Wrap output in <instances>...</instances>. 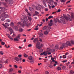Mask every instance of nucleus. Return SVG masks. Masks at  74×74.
<instances>
[{
	"label": "nucleus",
	"instance_id": "nucleus-44",
	"mask_svg": "<svg viewBox=\"0 0 74 74\" xmlns=\"http://www.w3.org/2000/svg\"><path fill=\"white\" fill-rule=\"evenodd\" d=\"M55 48L56 49H59V47L58 46H56Z\"/></svg>",
	"mask_w": 74,
	"mask_h": 74
},
{
	"label": "nucleus",
	"instance_id": "nucleus-9",
	"mask_svg": "<svg viewBox=\"0 0 74 74\" xmlns=\"http://www.w3.org/2000/svg\"><path fill=\"white\" fill-rule=\"evenodd\" d=\"M42 2L43 3L44 5L45 6V7H47V5H46V4L45 3V1L44 0H42Z\"/></svg>",
	"mask_w": 74,
	"mask_h": 74
},
{
	"label": "nucleus",
	"instance_id": "nucleus-3",
	"mask_svg": "<svg viewBox=\"0 0 74 74\" xmlns=\"http://www.w3.org/2000/svg\"><path fill=\"white\" fill-rule=\"evenodd\" d=\"M37 42L36 45V48H38V45H40V42H39L37 38H35L33 42L34 43H36Z\"/></svg>",
	"mask_w": 74,
	"mask_h": 74
},
{
	"label": "nucleus",
	"instance_id": "nucleus-48",
	"mask_svg": "<svg viewBox=\"0 0 74 74\" xmlns=\"http://www.w3.org/2000/svg\"><path fill=\"white\" fill-rule=\"evenodd\" d=\"M70 64V62H68L66 64V66H69V65Z\"/></svg>",
	"mask_w": 74,
	"mask_h": 74
},
{
	"label": "nucleus",
	"instance_id": "nucleus-7",
	"mask_svg": "<svg viewBox=\"0 0 74 74\" xmlns=\"http://www.w3.org/2000/svg\"><path fill=\"white\" fill-rule=\"evenodd\" d=\"M2 25L4 26L5 29H7V26H10V24L7 23H5V24H3Z\"/></svg>",
	"mask_w": 74,
	"mask_h": 74
},
{
	"label": "nucleus",
	"instance_id": "nucleus-37",
	"mask_svg": "<svg viewBox=\"0 0 74 74\" xmlns=\"http://www.w3.org/2000/svg\"><path fill=\"white\" fill-rule=\"evenodd\" d=\"M63 58H64V59H66V56L65 55H64L63 56Z\"/></svg>",
	"mask_w": 74,
	"mask_h": 74
},
{
	"label": "nucleus",
	"instance_id": "nucleus-29",
	"mask_svg": "<svg viewBox=\"0 0 74 74\" xmlns=\"http://www.w3.org/2000/svg\"><path fill=\"white\" fill-rule=\"evenodd\" d=\"M57 69L58 70H61V68L60 67H57Z\"/></svg>",
	"mask_w": 74,
	"mask_h": 74
},
{
	"label": "nucleus",
	"instance_id": "nucleus-41",
	"mask_svg": "<svg viewBox=\"0 0 74 74\" xmlns=\"http://www.w3.org/2000/svg\"><path fill=\"white\" fill-rule=\"evenodd\" d=\"M70 73L71 74H73L74 73V72H73V71L71 70V71Z\"/></svg>",
	"mask_w": 74,
	"mask_h": 74
},
{
	"label": "nucleus",
	"instance_id": "nucleus-16",
	"mask_svg": "<svg viewBox=\"0 0 74 74\" xmlns=\"http://www.w3.org/2000/svg\"><path fill=\"white\" fill-rule=\"evenodd\" d=\"M9 3L10 4H12L13 3V1L12 0H10L9 1Z\"/></svg>",
	"mask_w": 74,
	"mask_h": 74
},
{
	"label": "nucleus",
	"instance_id": "nucleus-5",
	"mask_svg": "<svg viewBox=\"0 0 74 74\" xmlns=\"http://www.w3.org/2000/svg\"><path fill=\"white\" fill-rule=\"evenodd\" d=\"M42 46V44H41V45L40 46V45H38V48L36 47L37 48H38V49H39V51L40 52H42V51H43V50L42 49H41V47Z\"/></svg>",
	"mask_w": 74,
	"mask_h": 74
},
{
	"label": "nucleus",
	"instance_id": "nucleus-28",
	"mask_svg": "<svg viewBox=\"0 0 74 74\" xmlns=\"http://www.w3.org/2000/svg\"><path fill=\"white\" fill-rule=\"evenodd\" d=\"M52 25H53V23H49V26H52Z\"/></svg>",
	"mask_w": 74,
	"mask_h": 74
},
{
	"label": "nucleus",
	"instance_id": "nucleus-51",
	"mask_svg": "<svg viewBox=\"0 0 74 74\" xmlns=\"http://www.w3.org/2000/svg\"><path fill=\"white\" fill-rule=\"evenodd\" d=\"M71 44H74V41H71Z\"/></svg>",
	"mask_w": 74,
	"mask_h": 74
},
{
	"label": "nucleus",
	"instance_id": "nucleus-11",
	"mask_svg": "<svg viewBox=\"0 0 74 74\" xmlns=\"http://www.w3.org/2000/svg\"><path fill=\"white\" fill-rule=\"evenodd\" d=\"M14 30H16V31H18V27L16 26H15L14 27Z\"/></svg>",
	"mask_w": 74,
	"mask_h": 74
},
{
	"label": "nucleus",
	"instance_id": "nucleus-22",
	"mask_svg": "<svg viewBox=\"0 0 74 74\" xmlns=\"http://www.w3.org/2000/svg\"><path fill=\"white\" fill-rule=\"evenodd\" d=\"M14 23L13 22H12L10 24V25L11 26H12V27H13V26H14Z\"/></svg>",
	"mask_w": 74,
	"mask_h": 74
},
{
	"label": "nucleus",
	"instance_id": "nucleus-1",
	"mask_svg": "<svg viewBox=\"0 0 74 74\" xmlns=\"http://www.w3.org/2000/svg\"><path fill=\"white\" fill-rule=\"evenodd\" d=\"M24 20L22 18L21 19V22H21H18V24H19L20 25H22V26L23 27H24L25 25V26H26L27 27L29 26V24H27V23L26 22L27 21V19L26 18H24ZM22 23H23V24H22Z\"/></svg>",
	"mask_w": 74,
	"mask_h": 74
},
{
	"label": "nucleus",
	"instance_id": "nucleus-39",
	"mask_svg": "<svg viewBox=\"0 0 74 74\" xmlns=\"http://www.w3.org/2000/svg\"><path fill=\"white\" fill-rule=\"evenodd\" d=\"M38 7L40 9V8H42V6H41V5H39Z\"/></svg>",
	"mask_w": 74,
	"mask_h": 74
},
{
	"label": "nucleus",
	"instance_id": "nucleus-59",
	"mask_svg": "<svg viewBox=\"0 0 74 74\" xmlns=\"http://www.w3.org/2000/svg\"><path fill=\"white\" fill-rule=\"evenodd\" d=\"M32 47V45L30 44L28 45V47Z\"/></svg>",
	"mask_w": 74,
	"mask_h": 74
},
{
	"label": "nucleus",
	"instance_id": "nucleus-2",
	"mask_svg": "<svg viewBox=\"0 0 74 74\" xmlns=\"http://www.w3.org/2000/svg\"><path fill=\"white\" fill-rule=\"evenodd\" d=\"M68 45L69 46H71V44L70 43V42H67L66 43H63L62 44V45L60 47V49H63L64 48H65L66 47H67Z\"/></svg>",
	"mask_w": 74,
	"mask_h": 74
},
{
	"label": "nucleus",
	"instance_id": "nucleus-35",
	"mask_svg": "<svg viewBox=\"0 0 74 74\" xmlns=\"http://www.w3.org/2000/svg\"><path fill=\"white\" fill-rule=\"evenodd\" d=\"M45 53H44V55L45 56H47V53L46 52H44Z\"/></svg>",
	"mask_w": 74,
	"mask_h": 74
},
{
	"label": "nucleus",
	"instance_id": "nucleus-31",
	"mask_svg": "<svg viewBox=\"0 0 74 74\" xmlns=\"http://www.w3.org/2000/svg\"><path fill=\"white\" fill-rule=\"evenodd\" d=\"M0 54L1 55H3V54H4V53L2 51H0Z\"/></svg>",
	"mask_w": 74,
	"mask_h": 74
},
{
	"label": "nucleus",
	"instance_id": "nucleus-27",
	"mask_svg": "<svg viewBox=\"0 0 74 74\" xmlns=\"http://www.w3.org/2000/svg\"><path fill=\"white\" fill-rule=\"evenodd\" d=\"M53 18V16H50L48 18V19H51V18Z\"/></svg>",
	"mask_w": 74,
	"mask_h": 74
},
{
	"label": "nucleus",
	"instance_id": "nucleus-20",
	"mask_svg": "<svg viewBox=\"0 0 74 74\" xmlns=\"http://www.w3.org/2000/svg\"><path fill=\"white\" fill-rule=\"evenodd\" d=\"M15 60H16V61H19V59L18 58H15Z\"/></svg>",
	"mask_w": 74,
	"mask_h": 74
},
{
	"label": "nucleus",
	"instance_id": "nucleus-38",
	"mask_svg": "<svg viewBox=\"0 0 74 74\" xmlns=\"http://www.w3.org/2000/svg\"><path fill=\"white\" fill-rule=\"evenodd\" d=\"M1 44L2 45H4V44H5V42H1Z\"/></svg>",
	"mask_w": 74,
	"mask_h": 74
},
{
	"label": "nucleus",
	"instance_id": "nucleus-45",
	"mask_svg": "<svg viewBox=\"0 0 74 74\" xmlns=\"http://www.w3.org/2000/svg\"><path fill=\"white\" fill-rule=\"evenodd\" d=\"M4 20H5V18H3L1 19V21H4Z\"/></svg>",
	"mask_w": 74,
	"mask_h": 74
},
{
	"label": "nucleus",
	"instance_id": "nucleus-13",
	"mask_svg": "<svg viewBox=\"0 0 74 74\" xmlns=\"http://www.w3.org/2000/svg\"><path fill=\"white\" fill-rule=\"evenodd\" d=\"M28 58L30 60H33V57H32V56H29Z\"/></svg>",
	"mask_w": 74,
	"mask_h": 74
},
{
	"label": "nucleus",
	"instance_id": "nucleus-10",
	"mask_svg": "<svg viewBox=\"0 0 74 74\" xmlns=\"http://www.w3.org/2000/svg\"><path fill=\"white\" fill-rule=\"evenodd\" d=\"M60 21L62 22L63 23H65V19L64 18H62L60 20Z\"/></svg>",
	"mask_w": 74,
	"mask_h": 74
},
{
	"label": "nucleus",
	"instance_id": "nucleus-50",
	"mask_svg": "<svg viewBox=\"0 0 74 74\" xmlns=\"http://www.w3.org/2000/svg\"><path fill=\"white\" fill-rule=\"evenodd\" d=\"M27 14L29 15L30 16H32L31 14H30V13H29V12H27Z\"/></svg>",
	"mask_w": 74,
	"mask_h": 74
},
{
	"label": "nucleus",
	"instance_id": "nucleus-17",
	"mask_svg": "<svg viewBox=\"0 0 74 74\" xmlns=\"http://www.w3.org/2000/svg\"><path fill=\"white\" fill-rule=\"evenodd\" d=\"M0 9H1L2 11H4L5 10V8H1V7Z\"/></svg>",
	"mask_w": 74,
	"mask_h": 74
},
{
	"label": "nucleus",
	"instance_id": "nucleus-23",
	"mask_svg": "<svg viewBox=\"0 0 74 74\" xmlns=\"http://www.w3.org/2000/svg\"><path fill=\"white\" fill-rule=\"evenodd\" d=\"M6 22H11V20L10 19H7L6 20Z\"/></svg>",
	"mask_w": 74,
	"mask_h": 74
},
{
	"label": "nucleus",
	"instance_id": "nucleus-40",
	"mask_svg": "<svg viewBox=\"0 0 74 74\" xmlns=\"http://www.w3.org/2000/svg\"><path fill=\"white\" fill-rule=\"evenodd\" d=\"M28 19H29V20L30 21H32V18L30 17H28Z\"/></svg>",
	"mask_w": 74,
	"mask_h": 74
},
{
	"label": "nucleus",
	"instance_id": "nucleus-24",
	"mask_svg": "<svg viewBox=\"0 0 74 74\" xmlns=\"http://www.w3.org/2000/svg\"><path fill=\"white\" fill-rule=\"evenodd\" d=\"M61 3H64L66 1V0H60Z\"/></svg>",
	"mask_w": 74,
	"mask_h": 74
},
{
	"label": "nucleus",
	"instance_id": "nucleus-34",
	"mask_svg": "<svg viewBox=\"0 0 74 74\" xmlns=\"http://www.w3.org/2000/svg\"><path fill=\"white\" fill-rule=\"evenodd\" d=\"M50 2H52V3H55V2H54V1H53V0H49Z\"/></svg>",
	"mask_w": 74,
	"mask_h": 74
},
{
	"label": "nucleus",
	"instance_id": "nucleus-25",
	"mask_svg": "<svg viewBox=\"0 0 74 74\" xmlns=\"http://www.w3.org/2000/svg\"><path fill=\"white\" fill-rule=\"evenodd\" d=\"M47 26H44L43 28H42V29L43 30H45V29H47Z\"/></svg>",
	"mask_w": 74,
	"mask_h": 74
},
{
	"label": "nucleus",
	"instance_id": "nucleus-58",
	"mask_svg": "<svg viewBox=\"0 0 74 74\" xmlns=\"http://www.w3.org/2000/svg\"><path fill=\"white\" fill-rule=\"evenodd\" d=\"M3 67V65H2V64H0V68H2Z\"/></svg>",
	"mask_w": 74,
	"mask_h": 74
},
{
	"label": "nucleus",
	"instance_id": "nucleus-49",
	"mask_svg": "<svg viewBox=\"0 0 74 74\" xmlns=\"http://www.w3.org/2000/svg\"><path fill=\"white\" fill-rule=\"evenodd\" d=\"M60 12V10L58 9V11H57V12Z\"/></svg>",
	"mask_w": 74,
	"mask_h": 74
},
{
	"label": "nucleus",
	"instance_id": "nucleus-21",
	"mask_svg": "<svg viewBox=\"0 0 74 74\" xmlns=\"http://www.w3.org/2000/svg\"><path fill=\"white\" fill-rule=\"evenodd\" d=\"M39 12H37V11H35V15H38Z\"/></svg>",
	"mask_w": 74,
	"mask_h": 74
},
{
	"label": "nucleus",
	"instance_id": "nucleus-36",
	"mask_svg": "<svg viewBox=\"0 0 74 74\" xmlns=\"http://www.w3.org/2000/svg\"><path fill=\"white\" fill-rule=\"evenodd\" d=\"M24 56L25 58H27V57L28 56V55H27L25 54L24 55Z\"/></svg>",
	"mask_w": 74,
	"mask_h": 74
},
{
	"label": "nucleus",
	"instance_id": "nucleus-43",
	"mask_svg": "<svg viewBox=\"0 0 74 74\" xmlns=\"http://www.w3.org/2000/svg\"><path fill=\"white\" fill-rule=\"evenodd\" d=\"M45 53V52H43V53H41L40 54V55L41 56L43 55H44Z\"/></svg>",
	"mask_w": 74,
	"mask_h": 74
},
{
	"label": "nucleus",
	"instance_id": "nucleus-4",
	"mask_svg": "<svg viewBox=\"0 0 74 74\" xmlns=\"http://www.w3.org/2000/svg\"><path fill=\"white\" fill-rule=\"evenodd\" d=\"M64 18L66 19V20H67V21L69 20L70 21H72V19L70 18V16L69 15H68V16H65Z\"/></svg>",
	"mask_w": 74,
	"mask_h": 74
},
{
	"label": "nucleus",
	"instance_id": "nucleus-53",
	"mask_svg": "<svg viewBox=\"0 0 74 74\" xmlns=\"http://www.w3.org/2000/svg\"><path fill=\"white\" fill-rule=\"evenodd\" d=\"M12 70H13V69H12V68H11L10 70V72H11V71H12Z\"/></svg>",
	"mask_w": 74,
	"mask_h": 74
},
{
	"label": "nucleus",
	"instance_id": "nucleus-8",
	"mask_svg": "<svg viewBox=\"0 0 74 74\" xmlns=\"http://www.w3.org/2000/svg\"><path fill=\"white\" fill-rule=\"evenodd\" d=\"M8 29L9 31H10V34H11L12 33H13V30H12V28H11V27H9Z\"/></svg>",
	"mask_w": 74,
	"mask_h": 74
},
{
	"label": "nucleus",
	"instance_id": "nucleus-14",
	"mask_svg": "<svg viewBox=\"0 0 74 74\" xmlns=\"http://www.w3.org/2000/svg\"><path fill=\"white\" fill-rule=\"evenodd\" d=\"M29 8L31 11H34V9L32 7H29Z\"/></svg>",
	"mask_w": 74,
	"mask_h": 74
},
{
	"label": "nucleus",
	"instance_id": "nucleus-18",
	"mask_svg": "<svg viewBox=\"0 0 74 74\" xmlns=\"http://www.w3.org/2000/svg\"><path fill=\"white\" fill-rule=\"evenodd\" d=\"M18 31L20 32H23V29L22 28L19 29H18Z\"/></svg>",
	"mask_w": 74,
	"mask_h": 74
},
{
	"label": "nucleus",
	"instance_id": "nucleus-42",
	"mask_svg": "<svg viewBox=\"0 0 74 74\" xmlns=\"http://www.w3.org/2000/svg\"><path fill=\"white\" fill-rule=\"evenodd\" d=\"M36 10H37L38 11V10H40V8L38 7H36Z\"/></svg>",
	"mask_w": 74,
	"mask_h": 74
},
{
	"label": "nucleus",
	"instance_id": "nucleus-62",
	"mask_svg": "<svg viewBox=\"0 0 74 74\" xmlns=\"http://www.w3.org/2000/svg\"><path fill=\"white\" fill-rule=\"evenodd\" d=\"M49 73V72H48L46 71V72L45 74H48Z\"/></svg>",
	"mask_w": 74,
	"mask_h": 74
},
{
	"label": "nucleus",
	"instance_id": "nucleus-15",
	"mask_svg": "<svg viewBox=\"0 0 74 74\" xmlns=\"http://www.w3.org/2000/svg\"><path fill=\"white\" fill-rule=\"evenodd\" d=\"M3 5H5V6H6V7H8V6H7V4L6 3L3 2Z\"/></svg>",
	"mask_w": 74,
	"mask_h": 74
},
{
	"label": "nucleus",
	"instance_id": "nucleus-56",
	"mask_svg": "<svg viewBox=\"0 0 74 74\" xmlns=\"http://www.w3.org/2000/svg\"><path fill=\"white\" fill-rule=\"evenodd\" d=\"M5 16H6V18H8V15L6 14L5 15Z\"/></svg>",
	"mask_w": 74,
	"mask_h": 74
},
{
	"label": "nucleus",
	"instance_id": "nucleus-26",
	"mask_svg": "<svg viewBox=\"0 0 74 74\" xmlns=\"http://www.w3.org/2000/svg\"><path fill=\"white\" fill-rule=\"evenodd\" d=\"M38 26H36V28H34V30H38Z\"/></svg>",
	"mask_w": 74,
	"mask_h": 74
},
{
	"label": "nucleus",
	"instance_id": "nucleus-60",
	"mask_svg": "<svg viewBox=\"0 0 74 74\" xmlns=\"http://www.w3.org/2000/svg\"><path fill=\"white\" fill-rule=\"evenodd\" d=\"M30 30H31V29H29L27 30V31H28V32H29V31H30Z\"/></svg>",
	"mask_w": 74,
	"mask_h": 74
},
{
	"label": "nucleus",
	"instance_id": "nucleus-6",
	"mask_svg": "<svg viewBox=\"0 0 74 74\" xmlns=\"http://www.w3.org/2000/svg\"><path fill=\"white\" fill-rule=\"evenodd\" d=\"M20 39V35H18L15 38H14V41H18V40H19Z\"/></svg>",
	"mask_w": 74,
	"mask_h": 74
},
{
	"label": "nucleus",
	"instance_id": "nucleus-61",
	"mask_svg": "<svg viewBox=\"0 0 74 74\" xmlns=\"http://www.w3.org/2000/svg\"><path fill=\"white\" fill-rule=\"evenodd\" d=\"M43 35V34L41 32L40 33V36H42Z\"/></svg>",
	"mask_w": 74,
	"mask_h": 74
},
{
	"label": "nucleus",
	"instance_id": "nucleus-63",
	"mask_svg": "<svg viewBox=\"0 0 74 74\" xmlns=\"http://www.w3.org/2000/svg\"><path fill=\"white\" fill-rule=\"evenodd\" d=\"M18 72L19 73H21V70H19V71H18Z\"/></svg>",
	"mask_w": 74,
	"mask_h": 74
},
{
	"label": "nucleus",
	"instance_id": "nucleus-33",
	"mask_svg": "<svg viewBox=\"0 0 74 74\" xmlns=\"http://www.w3.org/2000/svg\"><path fill=\"white\" fill-rule=\"evenodd\" d=\"M8 37L9 38H10V40H13V39L12 38V37H11L10 36H9Z\"/></svg>",
	"mask_w": 74,
	"mask_h": 74
},
{
	"label": "nucleus",
	"instance_id": "nucleus-57",
	"mask_svg": "<svg viewBox=\"0 0 74 74\" xmlns=\"http://www.w3.org/2000/svg\"><path fill=\"white\" fill-rule=\"evenodd\" d=\"M67 62V60H64L62 61L63 63H65V62Z\"/></svg>",
	"mask_w": 74,
	"mask_h": 74
},
{
	"label": "nucleus",
	"instance_id": "nucleus-47",
	"mask_svg": "<svg viewBox=\"0 0 74 74\" xmlns=\"http://www.w3.org/2000/svg\"><path fill=\"white\" fill-rule=\"evenodd\" d=\"M14 66L16 69H17V68H18V66L16 65H15Z\"/></svg>",
	"mask_w": 74,
	"mask_h": 74
},
{
	"label": "nucleus",
	"instance_id": "nucleus-52",
	"mask_svg": "<svg viewBox=\"0 0 74 74\" xmlns=\"http://www.w3.org/2000/svg\"><path fill=\"white\" fill-rule=\"evenodd\" d=\"M18 57L19 58H21L22 57V55L20 54L18 55Z\"/></svg>",
	"mask_w": 74,
	"mask_h": 74
},
{
	"label": "nucleus",
	"instance_id": "nucleus-12",
	"mask_svg": "<svg viewBox=\"0 0 74 74\" xmlns=\"http://www.w3.org/2000/svg\"><path fill=\"white\" fill-rule=\"evenodd\" d=\"M71 17L72 18H73V19H74V14L73 13H71Z\"/></svg>",
	"mask_w": 74,
	"mask_h": 74
},
{
	"label": "nucleus",
	"instance_id": "nucleus-55",
	"mask_svg": "<svg viewBox=\"0 0 74 74\" xmlns=\"http://www.w3.org/2000/svg\"><path fill=\"white\" fill-rule=\"evenodd\" d=\"M48 6H49L50 9H51V6H50V5H49L48 4Z\"/></svg>",
	"mask_w": 74,
	"mask_h": 74
},
{
	"label": "nucleus",
	"instance_id": "nucleus-32",
	"mask_svg": "<svg viewBox=\"0 0 74 74\" xmlns=\"http://www.w3.org/2000/svg\"><path fill=\"white\" fill-rule=\"evenodd\" d=\"M44 34L46 35L48 34V32L47 31L45 32H44Z\"/></svg>",
	"mask_w": 74,
	"mask_h": 74
},
{
	"label": "nucleus",
	"instance_id": "nucleus-30",
	"mask_svg": "<svg viewBox=\"0 0 74 74\" xmlns=\"http://www.w3.org/2000/svg\"><path fill=\"white\" fill-rule=\"evenodd\" d=\"M51 52H53L55 51V49H51L50 50Z\"/></svg>",
	"mask_w": 74,
	"mask_h": 74
},
{
	"label": "nucleus",
	"instance_id": "nucleus-46",
	"mask_svg": "<svg viewBox=\"0 0 74 74\" xmlns=\"http://www.w3.org/2000/svg\"><path fill=\"white\" fill-rule=\"evenodd\" d=\"M63 69H66V66H63L62 67Z\"/></svg>",
	"mask_w": 74,
	"mask_h": 74
},
{
	"label": "nucleus",
	"instance_id": "nucleus-64",
	"mask_svg": "<svg viewBox=\"0 0 74 74\" xmlns=\"http://www.w3.org/2000/svg\"><path fill=\"white\" fill-rule=\"evenodd\" d=\"M69 55V53H65V55Z\"/></svg>",
	"mask_w": 74,
	"mask_h": 74
},
{
	"label": "nucleus",
	"instance_id": "nucleus-19",
	"mask_svg": "<svg viewBox=\"0 0 74 74\" xmlns=\"http://www.w3.org/2000/svg\"><path fill=\"white\" fill-rule=\"evenodd\" d=\"M51 60H52V61L53 62H55V60H54V58H51Z\"/></svg>",
	"mask_w": 74,
	"mask_h": 74
},
{
	"label": "nucleus",
	"instance_id": "nucleus-54",
	"mask_svg": "<svg viewBox=\"0 0 74 74\" xmlns=\"http://www.w3.org/2000/svg\"><path fill=\"white\" fill-rule=\"evenodd\" d=\"M39 41H40V42H42V40L40 38Z\"/></svg>",
	"mask_w": 74,
	"mask_h": 74
}]
</instances>
